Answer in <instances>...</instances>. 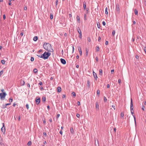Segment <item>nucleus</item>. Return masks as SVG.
Wrapping results in <instances>:
<instances>
[{
  "instance_id": "37",
  "label": "nucleus",
  "mask_w": 146,
  "mask_h": 146,
  "mask_svg": "<svg viewBox=\"0 0 146 146\" xmlns=\"http://www.w3.org/2000/svg\"><path fill=\"white\" fill-rule=\"evenodd\" d=\"M26 107L27 109L28 110L29 109V105L28 104H27L26 105Z\"/></svg>"
},
{
  "instance_id": "28",
  "label": "nucleus",
  "mask_w": 146,
  "mask_h": 146,
  "mask_svg": "<svg viewBox=\"0 0 146 146\" xmlns=\"http://www.w3.org/2000/svg\"><path fill=\"white\" fill-rule=\"evenodd\" d=\"M100 48L99 46H96V51H99Z\"/></svg>"
},
{
  "instance_id": "52",
  "label": "nucleus",
  "mask_w": 146,
  "mask_h": 146,
  "mask_svg": "<svg viewBox=\"0 0 146 146\" xmlns=\"http://www.w3.org/2000/svg\"><path fill=\"white\" fill-rule=\"evenodd\" d=\"M43 135H45V136H46V132H44L43 133Z\"/></svg>"
},
{
  "instance_id": "61",
  "label": "nucleus",
  "mask_w": 146,
  "mask_h": 146,
  "mask_svg": "<svg viewBox=\"0 0 146 146\" xmlns=\"http://www.w3.org/2000/svg\"><path fill=\"white\" fill-rule=\"evenodd\" d=\"M96 60L97 62L98 61V58L97 57H96Z\"/></svg>"
},
{
  "instance_id": "49",
  "label": "nucleus",
  "mask_w": 146,
  "mask_h": 146,
  "mask_svg": "<svg viewBox=\"0 0 146 146\" xmlns=\"http://www.w3.org/2000/svg\"><path fill=\"white\" fill-rule=\"evenodd\" d=\"M113 108H114V110H115V106L114 105H112L111 106Z\"/></svg>"
},
{
  "instance_id": "23",
  "label": "nucleus",
  "mask_w": 146,
  "mask_h": 146,
  "mask_svg": "<svg viewBox=\"0 0 146 146\" xmlns=\"http://www.w3.org/2000/svg\"><path fill=\"white\" fill-rule=\"evenodd\" d=\"M99 107V105L98 102H96V108H98Z\"/></svg>"
},
{
  "instance_id": "63",
  "label": "nucleus",
  "mask_w": 146,
  "mask_h": 146,
  "mask_svg": "<svg viewBox=\"0 0 146 146\" xmlns=\"http://www.w3.org/2000/svg\"><path fill=\"white\" fill-rule=\"evenodd\" d=\"M60 114H58L57 115V118H58L59 116H60Z\"/></svg>"
},
{
  "instance_id": "1",
  "label": "nucleus",
  "mask_w": 146,
  "mask_h": 146,
  "mask_svg": "<svg viewBox=\"0 0 146 146\" xmlns=\"http://www.w3.org/2000/svg\"><path fill=\"white\" fill-rule=\"evenodd\" d=\"M43 47L48 52H53L51 45L49 43H44L43 45Z\"/></svg>"
},
{
  "instance_id": "18",
  "label": "nucleus",
  "mask_w": 146,
  "mask_h": 146,
  "mask_svg": "<svg viewBox=\"0 0 146 146\" xmlns=\"http://www.w3.org/2000/svg\"><path fill=\"white\" fill-rule=\"evenodd\" d=\"M38 37L37 36H35L33 38V40L34 41H36L38 40Z\"/></svg>"
},
{
  "instance_id": "51",
  "label": "nucleus",
  "mask_w": 146,
  "mask_h": 146,
  "mask_svg": "<svg viewBox=\"0 0 146 146\" xmlns=\"http://www.w3.org/2000/svg\"><path fill=\"white\" fill-rule=\"evenodd\" d=\"M86 12L87 13H88V9H86Z\"/></svg>"
},
{
  "instance_id": "64",
  "label": "nucleus",
  "mask_w": 146,
  "mask_h": 146,
  "mask_svg": "<svg viewBox=\"0 0 146 146\" xmlns=\"http://www.w3.org/2000/svg\"><path fill=\"white\" fill-rule=\"evenodd\" d=\"M88 40L89 42H90L91 41L90 39V38H89L88 39Z\"/></svg>"
},
{
  "instance_id": "38",
  "label": "nucleus",
  "mask_w": 146,
  "mask_h": 146,
  "mask_svg": "<svg viewBox=\"0 0 146 146\" xmlns=\"http://www.w3.org/2000/svg\"><path fill=\"white\" fill-rule=\"evenodd\" d=\"M31 60L32 62H33L34 60V58L33 57H31Z\"/></svg>"
},
{
  "instance_id": "56",
  "label": "nucleus",
  "mask_w": 146,
  "mask_h": 146,
  "mask_svg": "<svg viewBox=\"0 0 146 146\" xmlns=\"http://www.w3.org/2000/svg\"><path fill=\"white\" fill-rule=\"evenodd\" d=\"M110 85L109 84H107V87L108 88H110Z\"/></svg>"
},
{
  "instance_id": "13",
  "label": "nucleus",
  "mask_w": 146,
  "mask_h": 146,
  "mask_svg": "<svg viewBox=\"0 0 146 146\" xmlns=\"http://www.w3.org/2000/svg\"><path fill=\"white\" fill-rule=\"evenodd\" d=\"M76 18L78 22L79 23H80L81 21L80 17L78 15H77Z\"/></svg>"
},
{
  "instance_id": "25",
  "label": "nucleus",
  "mask_w": 146,
  "mask_h": 146,
  "mask_svg": "<svg viewBox=\"0 0 146 146\" xmlns=\"http://www.w3.org/2000/svg\"><path fill=\"white\" fill-rule=\"evenodd\" d=\"M1 62L2 64H5V61L4 60H1Z\"/></svg>"
},
{
  "instance_id": "39",
  "label": "nucleus",
  "mask_w": 146,
  "mask_h": 146,
  "mask_svg": "<svg viewBox=\"0 0 146 146\" xmlns=\"http://www.w3.org/2000/svg\"><path fill=\"white\" fill-rule=\"evenodd\" d=\"M58 0H56V7L58 4Z\"/></svg>"
},
{
  "instance_id": "40",
  "label": "nucleus",
  "mask_w": 146,
  "mask_h": 146,
  "mask_svg": "<svg viewBox=\"0 0 146 146\" xmlns=\"http://www.w3.org/2000/svg\"><path fill=\"white\" fill-rule=\"evenodd\" d=\"M115 33V30H113L112 32V35L113 36H114Z\"/></svg>"
},
{
  "instance_id": "27",
  "label": "nucleus",
  "mask_w": 146,
  "mask_h": 146,
  "mask_svg": "<svg viewBox=\"0 0 146 146\" xmlns=\"http://www.w3.org/2000/svg\"><path fill=\"white\" fill-rule=\"evenodd\" d=\"M97 95H98L99 96H100V91L99 90H97Z\"/></svg>"
},
{
  "instance_id": "20",
  "label": "nucleus",
  "mask_w": 146,
  "mask_h": 146,
  "mask_svg": "<svg viewBox=\"0 0 146 146\" xmlns=\"http://www.w3.org/2000/svg\"><path fill=\"white\" fill-rule=\"evenodd\" d=\"M77 29L78 33H80L81 32V30L79 27H78V28Z\"/></svg>"
},
{
  "instance_id": "8",
  "label": "nucleus",
  "mask_w": 146,
  "mask_h": 146,
  "mask_svg": "<svg viewBox=\"0 0 146 146\" xmlns=\"http://www.w3.org/2000/svg\"><path fill=\"white\" fill-rule=\"evenodd\" d=\"M93 73L94 79L96 80L98 78V76L96 74L94 71H93Z\"/></svg>"
},
{
  "instance_id": "62",
  "label": "nucleus",
  "mask_w": 146,
  "mask_h": 146,
  "mask_svg": "<svg viewBox=\"0 0 146 146\" xmlns=\"http://www.w3.org/2000/svg\"><path fill=\"white\" fill-rule=\"evenodd\" d=\"M6 18V16L5 15H4L3 16V19H5Z\"/></svg>"
},
{
  "instance_id": "43",
  "label": "nucleus",
  "mask_w": 146,
  "mask_h": 146,
  "mask_svg": "<svg viewBox=\"0 0 146 146\" xmlns=\"http://www.w3.org/2000/svg\"><path fill=\"white\" fill-rule=\"evenodd\" d=\"M72 53H73L74 52V46H72Z\"/></svg>"
},
{
  "instance_id": "29",
  "label": "nucleus",
  "mask_w": 146,
  "mask_h": 146,
  "mask_svg": "<svg viewBox=\"0 0 146 146\" xmlns=\"http://www.w3.org/2000/svg\"><path fill=\"white\" fill-rule=\"evenodd\" d=\"M42 100L43 102H45L46 100V98L44 97H43L42 98Z\"/></svg>"
},
{
  "instance_id": "46",
  "label": "nucleus",
  "mask_w": 146,
  "mask_h": 146,
  "mask_svg": "<svg viewBox=\"0 0 146 146\" xmlns=\"http://www.w3.org/2000/svg\"><path fill=\"white\" fill-rule=\"evenodd\" d=\"M144 50L145 52V54H146V47H144Z\"/></svg>"
},
{
  "instance_id": "34",
  "label": "nucleus",
  "mask_w": 146,
  "mask_h": 146,
  "mask_svg": "<svg viewBox=\"0 0 146 146\" xmlns=\"http://www.w3.org/2000/svg\"><path fill=\"white\" fill-rule=\"evenodd\" d=\"M13 100V99L12 98H10L9 99V101L11 103V102H12Z\"/></svg>"
},
{
  "instance_id": "55",
  "label": "nucleus",
  "mask_w": 146,
  "mask_h": 146,
  "mask_svg": "<svg viewBox=\"0 0 146 146\" xmlns=\"http://www.w3.org/2000/svg\"><path fill=\"white\" fill-rule=\"evenodd\" d=\"M108 41H106V43H105V44H106V45H108Z\"/></svg>"
},
{
  "instance_id": "24",
  "label": "nucleus",
  "mask_w": 146,
  "mask_h": 146,
  "mask_svg": "<svg viewBox=\"0 0 146 146\" xmlns=\"http://www.w3.org/2000/svg\"><path fill=\"white\" fill-rule=\"evenodd\" d=\"M97 25L98 28L100 29V23L99 22L97 23Z\"/></svg>"
},
{
  "instance_id": "50",
  "label": "nucleus",
  "mask_w": 146,
  "mask_h": 146,
  "mask_svg": "<svg viewBox=\"0 0 146 146\" xmlns=\"http://www.w3.org/2000/svg\"><path fill=\"white\" fill-rule=\"evenodd\" d=\"M121 82V80L120 79H119L118 81V82L119 84H120Z\"/></svg>"
},
{
  "instance_id": "15",
  "label": "nucleus",
  "mask_w": 146,
  "mask_h": 146,
  "mask_svg": "<svg viewBox=\"0 0 146 146\" xmlns=\"http://www.w3.org/2000/svg\"><path fill=\"white\" fill-rule=\"evenodd\" d=\"M86 3L85 1H84L83 2V7L84 9L85 10L86 9Z\"/></svg>"
},
{
  "instance_id": "26",
  "label": "nucleus",
  "mask_w": 146,
  "mask_h": 146,
  "mask_svg": "<svg viewBox=\"0 0 146 146\" xmlns=\"http://www.w3.org/2000/svg\"><path fill=\"white\" fill-rule=\"evenodd\" d=\"M124 115V113L123 112H121V117H123Z\"/></svg>"
},
{
  "instance_id": "60",
  "label": "nucleus",
  "mask_w": 146,
  "mask_h": 146,
  "mask_svg": "<svg viewBox=\"0 0 146 146\" xmlns=\"http://www.w3.org/2000/svg\"><path fill=\"white\" fill-rule=\"evenodd\" d=\"M79 53H80V55H82V51H79Z\"/></svg>"
},
{
  "instance_id": "6",
  "label": "nucleus",
  "mask_w": 146,
  "mask_h": 146,
  "mask_svg": "<svg viewBox=\"0 0 146 146\" xmlns=\"http://www.w3.org/2000/svg\"><path fill=\"white\" fill-rule=\"evenodd\" d=\"M35 101L36 104L38 105L40 102V98L37 97L36 98Z\"/></svg>"
},
{
  "instance_id": "9",
  "label": "nucleus",
  "mask_w": 146,
  "mask_h": 146,
  "mask_svg": "<svg viewBox=\"0 0 146 146\" xmlns=\"http://www.w3.org/2000/svg\"><path fill=\"white\" fill-rule=\"evenodd\" d=\"M60 60L61 63L63 64H66V62L64 59L61 58L60 59Z\"/></svg>"
},
{
  "instance_id": "45",
  "label": "nucleus",
  "mask_w": 146,
  "mask_h": 146,
  "mask_svg": "<svg viewBox=\"0 0 146 146\" xmlns=\"http://www.w3.org/2000/svg\"><path fill=\"white\" fill-rule=\"evenodd\" d=\"M87 83L88 84V86H90V82H89V80L87 81Z\"/></svg>"
},
{
  "instance_id": "41",
  "label": "nucleus",
  "mask_w": 146,
  "mask_h": 146,
  "mask_svg": "<svg viewBox=\"0 0 146 146\" xmlns=\"http://www.w3.org/2000/svg\"><path fill=\"white\" fill-rule=\"evenodd\" d=\"M145 106H142V109L144 111L145 110Z\"/></svg>"
},
{
  "instance_id": "58",
  "label": "nucleus",
  "mask_w": 146,
  "mask_h": 146,
  "mask_svg": "<svg viewBox=\"0 0 146 146\" xmlns=\"http://www.w3.org/2000/svg\"><path fill=\"white\" fill-rule=\"evenodd\" d=\"M66 97V95H65V94H63V96H62V98H64Z\"/></svg>"
},
{
  "instance_id": "32",
  "label": "nucleus",
  "mask_w": 146,
  "mask_h": 146,
  "mask_svg": "<svg viewBox=\"0 0 146 146\" xmlns=\"http://www.w3.org/2000/svg\"><path fill=\"white\" fill-rule=\"evenodd\" d=\"M3 70H2L0 72V76H1V75L3 74Z\"/></svg>"
},
{
  "instance_id": "30",
  "label": "nucleus",
  "mask_w": 146,
  "mask_h": 146,
  "mask_svg": "<svg viewBox=\"0 0 146 146\" xmlns=\"http://www.w3.org/2000/svg\"><path fill=\"white\" fill-rule=\"evenodd\" d=\"M104 102H106L107 101V100L106 97L105 96H104Z\"/></svg>"
},
{
  "instance_id": "11",
  "label": "nucleus",
  "mask_w": 146,
  "mask_h": 146,
  "mask_svg": "<svg viewBox=\"0 0 146 146\" xmlns=\"http://www.w3.org/2000/svg\"><path fill=\"white\" fill-rule=\"evenodd\" d=\"M11 103H7L5 104V105H3L2 108L4 109L7 108V106L8 105H10L11 104Z\"/></svg>"
},
{
  "instance_id": "14",
  "label": "nucleus",
  "mask_w": 146,
  "mask_h": 146,
  "mask_svg": "<svg viewBox=\"0 0 146 146\" xmlns=\"http://www.w3.org/2000/svg\"><path fill=\"white\" fill-rule=\"evenodd\" d=\"M57 91L58 92H60L61 91V88L60 87H58L57 88Z\"/></svg>"
},
{
  "instance_id": "2",
  "label": "nucleus",
  "mask_w": 146,
  "mask_h": 146,
  "mask_svg": "<svg viewBox=\"0 0 146 146\" xmlns=\"http://www.w3.org/2000/svg\"><path fill=\"white\" fill-rule=\"evenodd\" d=\"M51 55V53L49 52H45L42 54L41 55H37L38 57H40L45 60L47 59L49 56Z\"/></svg>"
},
{
  "instance_id": "48",
  "label": "nucleus",
  "mask_w": 146,
  "mask_h": 146,
  "mask_svg": "<svg viewBox=\"0 0 146 146\" xmlns=\"http://www.w3.org/2000/svg\"><path fill=\"white\" fill-rule=\"evenodd\" d=\"M78 50L79 51V52L80 51H82L81 50V48L80 47H78Z\"/></svg>"
},
{
  "instance_id": "31",
  "label": "nucleus",
  "mask_w": 146,
  "mask_h": 146,
  "mask_svg": "<svg viewBox=\"0 0 146 146\" xmlns=\"http://www.w3.org/2000/svg\"><path fill=\"white\" fill-rule=\"evenodd\" d=\"M33 71H34V72L35 73L37 72V69L36 68H35L34 69Z\"/></svg>"
},
{
  "instance_id": "44",
  "label": "nucleus",
  "mask_w": 146,
  "mask_h": 146,
  "mask_svg": "<svg viewBox=\"0 0 146 146\" xmlns=\"http://www.w3.org/2000/svg\"><path fill=\"white\" fill-rule=\"evenodd\" d=\"M102 23L104 26H105L106 24L105 22L104 21H103Z\"/></svg>"
},
{
  "instance_id": "10",
  "label": "nucleus",
  "mask_w": 146,
  "mask_h": 146,
  "mask_svg": "<svg viewBox=\"0 0 146 146\" xmlns=\"http://www.w3.org/2000/svg\"><path fill=\"white\" fill-rule=\"evenodd\" d=\"M131 114L133 116V117H134V119L135 123V124H136V118H135V116L134 115H133V113H134V110H131Z\"/></svg>"
},
{
  "instance_id": "12",
  "label": "nucleus",
  "mask_w": 146,
  "mask_h": 146,
  "mask_svg": "<svg viewBox=\"0 0 146 146\" xmlns=\"http://www.w3.org/2000/svg\"><path fill=\"white\" fill-rule=\"evenodd\" d=\"M70 133L72 134H74V129H73V128L72 127H70Z\"/></svg>"
},
{
  "instance_id": "35",
  "label": "nucleus",
  "mask_w": 146,
  "mask_h": 146,
  "mask_svg": "<svg viewBox=\"0 0 146 146\" xmlns=\"http://www.w3.org/2000/svg\"><path fill=\"white\" fill-rule=\"evenodd\" d=\"M84 20H86V14H84Z\"/></svg>"
},
{
  "instance_id": "17",
  "label": "nucleus",
  "mask_w": 146,
  "mask_h": 146,
  "mask_svg": "<svg viewBox=\"0 0 146 146\" xmlns=\"http://www.w3.org/2000/svg\"><path fill=\"white\" fill-rule=\"evenodd\" d=\"M134 13L135 15H138V11L136 9H134Z\"/></svg>"
},
{
  "instance_id": "53",
  "label": "nucleus",
  "mask_w": 146,
  "mask_h": 146,
  "mask_svg": "<svg viewBox=\"0 0 146 146\" xmlns=\"http://www.w3.org/2000/svg\"><path fill=\"white\" fill-rule=\"evenodd\" d=\"M80 115H79V114H78V113H77V115H76V116H77V117H78V118H79V117H80Z\"/></svg>"
},
{
  "instance_id": "4",
  "label": "nucleus",
  "mask_w": 146,
  "mask_h": 146,
  "mask_svg": "<svg viewBox=\"0 0 146 146\" xmlns=\"http://www.w3.org/2000/svg\"><path fill=\"white\" fill-rule=\"evenodd\" d=\"M116 12L118 14L120 13V9L119 6L118 4L116 5Z\"/></svg>"
},
{
  "instance_id": "59",
  "label": "nucleus",
  "mask_w": 146,
  "mask_h": 146,
  "mask_svg": "<svg viewBox=\"0 0 146 146\" xmlns=\"http://www.w3.org/2000/svg\"><path fill=\"white\" fill-rule=\"evenodd\" d=\"M114 71V69H113L112 70H111V73L112 74L113 73Z\"/></svg>"
},
{
  "instance_id": "19",
  "label": "nucleus",
  "mask_w": 146,
  "mask_h": 146,
  "mask_svg": "<svg viewBox=\"0 0 146 146\" xmlns=\"http://www.w3.org/2000/svg\"><path fill=\"white\" fill-rule=\"evenodd\" d=\"M99 74L100 75H102V70L100 69L99 70Z\"/></svg>"
},
{
  "instance_id": "5",
  "label": "nucleus",
  "mask_w": 146,
  "mask_h": 146,
  "mask_svg": "<svg viewBox=\"0 0 146 146\" xmlns=\"http://www.w3.org/2000/svg\"><path fill=\"white\" fill-rule=\"evenodd\" d=\"M3 127L1 128V131L4 134H5V124L4 123H3Z\"/></svg>"
},
{
  "instance_id": "33",
  "label": "nucleus",
  "mask_w": 146,
  "mask_h": 146,
  "mask_svg": "<svg viewBox=\"0 0 146 146\" xmlns=\"http://www.w3.org/2000/svg\"><path fill=\"white\" fill-rule=\"evenodd\" d=\"M72 94L73 95V96H76V94L74 92H73L72 93Z\"/></svg>"
},
{
  "instance_id": "47",
  "label": "nucleus",
  "mask_w": 146,
  "mask_h": 146,
  "mask_svg": "<svg viewBox=\"0 0 146 146\" xmlns=\"http://www.w3.org/2000/svg\"><path fill=\"white\" fill-rule=\"evenodd\" d=\"M39 85H41L42 84V82H40L39 83H38Z\"/></svg>"
},
{
  "instance_id": "42",
  "label": "nucleus",
  "mask_w": 146,
  "mask_h": 146,
  "mask_svg": "<svg viewBox=\"0 0 146 146\" xmlns=\"http://www.w3.org/2000/svg\"><path fill=\"white\" fill-rule=\"evenodd\" d=\"M101 38L100 37V36L99 37V38H98V41L99 42H100V41H101Z\"/></svg>"
},
{
  "instance_id": "3",
  "label": "nucleus",
  "mask_w": 146,
  "mask_h": 146,
  "mask_svg": "<svg viewBox=\"0 0 146 146\" xmlns=\"http://www.w3.org/2000/svg\"><path fill=\"white\" fill-rule=\"evenodd\" d=\"M7 94L5 92H3L0 93V99L1 100H4Z\"/></svg>"
},
{
  "instance_id": "57",
  "label": "nucleus",
  "mask_w": 146,
  "mask_h": 146,
  "mask_svg": "<svg viewBox=\"0 0 146 146\" xmlns=\"http://www.w3.org/2000/svg\"><path fill=\"white\" fill-rule=\"evenodd\" d=\"M77 104L78 105V106H80V102H77Z\"/></svg>"
},
{
  "instance_id": "54",
  "label": "nucleus",
  "mask_w": 146,
  "mask_h": 146,
  "mask_svg": "<svg viewBox=\"0 0 146 146\" xmlns=\"http://www.w3.org/2000/svg\"><path fill=\"white\" fill-rule=\"evenodd\" d=\"M60 133L61 134V135H62V130H60Z\"/></svg>"
},
{
  "instance_id": "21",
  "label": "nucleus",
  "mask_w": 146,
  "mask_h": 146,
  "mask_svg": "<svg viewBox=\"0 0 146 146\" xmlns=\"http://www.w3.org/2000/svg\"><path fill=\"white\" fill-rule=\"evenodd\" d=\"M105 13L106 15H108V8L107 7H106L105 9Z\"/></svg>"
},
{
  "instance_id": "36",
  "label": "nucleus",
  "mask_w": 146,
  "mask_h": 146,
  "mask_svg": "<svg viewBox=\"0 0 146 146\" xmlns=\"http://www.w3.org/2000/svg\"><path fill=\"white\" fill-rule=\"evenodd\" d=\"M53 18V15L52 14H50V19H52Z\"/></svg>"
},
{
  "instance_id": "22",
  "label": "nucleus",
  "mask_w": 146,
  "mask_h": 146,
  "mask_svg": "<svg viewBox=\"0 0 146 146\" xmlns=\"http://www.w3.org/2000/svg\"><path fill=\"white\" fill-rule=\"evenodd\" d=\"M31 144H32V142H31V141H29L27 143V145L28 146H31Z\"/></svg>"
},
{
  "instance_id": "16",
  "label": "nucleus",
  "mask_w": 146,
  "mask_h": 146,
  "mask_svg": "<svg viewBox=\"0 0 146 146\" xmlns=\"http://www.w3.org/2000/svg\"><path fill=\"white\" fill-rule=\"evenodd\" d=\"M85 51L86 55V56H87L88 54V50L87 48H86Z\"/></svg>"
},
{
  "instance_id": "7",
  "label": "nucleus",
  "mask_w": 146,
  "mask_h": 146,
  "mask_svg": "<svg viewBox=\"0 0 146 146\" xmlns=\"http://www.w3.org/2000/svg\"><path fill=\"white\" fill-rule=\"evenodd\" d=\"M130 109L131 110H133V104L132 100V98H131V101L130 103Z\"/></svg>"
}]
</instances>
